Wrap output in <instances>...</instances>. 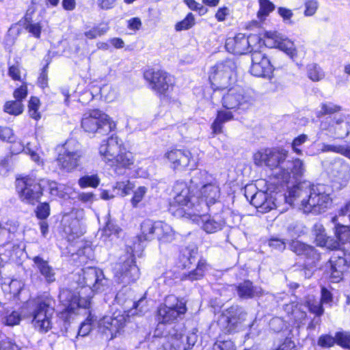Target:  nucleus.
<instances>
[{"mask_svg":"<svg viewBox=\"0 0 350 350\" xmlns=\"http://www.w3.org/2000/svg\"><path fill=\"white\" fill-rule=\"evenodd\" d=\"M135 185L129 180L117 181L113 187V191H116L117 195L124 197L130 194L133 190Z\"/></svg>","mask_w":350,"mask_h":350,"instance_id":"37998d69","label":"nucleus"},{"mask_svg":"<svg viewBox=\"0 0 350 350\" xmlns=\"http://www.w3.org/2000/svg\"><path fill=\"white\" fill-rule=\"evenodd\" d=\"M226 49L236 55L252 53V48L248 37L245 33H238L233 37H229L225 42Z\"/></svg>","mask_w":350,"mask_h":350,"instance_id":"b1692460","label":"nucleus"},{"mask_svg":"<svg viewBox=\"0 0 350 350\" xmlns=\"http://www.w3.org/2000/svg\"><path fill=\"white\" fill-rule=\"evenodd\" d=\"M225 221L221 217L208 218L202 225L203 230L207 233H215L223 229L225 226Z\"/></svg>","mask_w":350,"mask_h":350,"instance_id":"c9c22d12","label":"nucleus"},{"mask_svg":"<svg viewBox=\"0 0 350 350\" xmlns=\"http://www.w3.org/2000/svg\"><path fill=\"white\" fill-rule=\"evenodd\" d=\"M22 65L18 61H16L14 64L8 65V75L10 77L12 81H26V74L22 77L21 74Z\"/></svg>","mask_w":350,"mask_h":350,"instance_id":"c03bdc74","label":"nucleus"},{"mask_svg":"<svg viewBox=\"0 0 350 350\" xmlns=\"http://www.w3.org/2000/svg\"><path fill=\"white\" fill-rule=\"evenodd\" d=\"M100 183V179L98 174L84 175L78 180V185L80 188L85 189L88 187L96 188Z\"/></svg>","mask_w":350,"mask_h":350,"instance_id":"a19ab883","label":"nucleus"},{"mask_svg":"<svg viewBox=\"0 0 350 350\" xmlns=\"http://www.w3.org/2000/svg\"><path fill=\"white\" fill-rule=\"evenodd\" d=\"M103 323L105 329L109 332L110 338L113 339L125 326V320L124 317L120 319L117 317H110L107 320H104Z\"/></svg>","mask_w":350,"mask_h":350,"instance_id":"2f4dec72","label":"nucleus"},{"mask_svg":"<svg viewBox=\"0 0 350 350\" xmlns=\"http://www.w3.org/2000/svg\"><path fill=\"white\" fill-rule=\"evenodd\" d=\"M0 350H21V349L11 340L4 339L0 342Z\"/></svg>","mask_w":350,"mask_h":350,"instance_id":"774afa93","label":"nucleus"},{"mask_svg":"<svg viewBox=\"0 0 350 350\" xmlns=\"http://www.w3.org/2000/svg\"><path fill=\"white\" fill-rule=\"evenodd\" d=\"M275 49H278L286 54L291 59H294L297 57V49L293 41L288 38H282Z\"/></svg>","mask_w":350,"mask_h":350,"instance_id":"f704fd0d","label":"nucleus"},{"mask_svg":"<svg viewBox=\"0 0 350 350\" xmlns=\"http://www.w3.org/2000/svg\"><path fill=\"white\" fill-rule=\"evenodd\" d=\"M288 157V151L283 148L267 147L261 148L253 154L254 163L258 167H266L270 170L282 168Z\"/></svg>","mask_w":350,"mask_h":350,"instance_id":"9d476101","label":"nucleus"},{"mask_svg":"<svg viewBox=\"0 0 350 350\" xmlns=\"http://www.w3.org/2000/svg\"><path fill=\"white\" fill-rule=\"evenodd\" d=\"M306 72L308 77L314 82L320 81L325 78V72L323 69L315 63L307 66Z\"/></svg>","mask_w":350,"mask_h":350,"instance_id":"ea45409f","label":"nucleus"},{"mask_svg":"<svg viewBox=\"0 0 350 350\" xmlns=\"http://www.w3.org/2000/svg\"><path fill=\"white\" fill-rule=\"evenodd\" d=\"M304 7V15L306 16H312L316 13L319 4L317 0H306Z\"/></svg>","mask_w":350,"mask_h":350,"instance_id":"0e129e2a","label":"nucleus"},{"mask_svg":"<svg viewBox=\"0 0 350 350\" xmlns=\"http://www.w3.org/2000/svg\"><path fill=\"white\" fill-rule=\"evenodd\" d=\"M92 298V296L81 297L69 289L62 290L59 295L60 304L63 306L60 314L62 317L68 319L79 308H90Z\"/></svg>","mask_w":350,"mask_h":350,"instance_id":"ddd939ff","label":"nucleus"},{"mask_svg":"<svg viewBox=\"0 0 350 350\" xmlns=\"http://www.w3.org/2000/svg\"><path fill=\"white\" fill-rule=\"evenodd\" d=\"M252 64L250 73L256 77L271 79L275 70L269 58L260 51H254L251 53Z\"/></svg>","mask_w":350,"mask_h":350,"instance_id":"f3484780","label":"nucleus"},{"mask_svg":"<svg viewBox=\"0 0 350 350\" xmlns=\"http://www.w3.org/2000/svg\"><path fill=\"white\" fill-rule=\"evenodd\" d=\"M244 321L242 312L237 306H231L222 311L217 325L220 331L224 334H230L238 330L239 326Z\"/></svg>","mask_w":350,"mask_h":350,"instance_id":"dca6fc26","label":"nucleus"},{"mask_svg":"<svg viewBox=\"0 0 350 350\" xmlns=\"http://www.w3.org/2000/svg\"><path fill=\"white\" fill-rule=\"evenodd\" d=\"M312 234L314 243L317 247L325 248L328 251H336L339 250L338 240L334 237L328 236L323 225L317 223L312 228Z\"/></svg>","mask_w":350,"mask_h":350,"instance_id":"412c9836","label":"nucleus"},{"mask_svg":"<svg viewBox=\"0 0 350 350\" xmlns=\"http://www.w3.org/2000/svg\"><path fill=\"white\" fill-rule=\"evenodd\" d=\"M162 159L174 172L193 170L197 165L191 151L188 148H178L177 146L167 148L164 152Z\"/></svg>","mask_w":350,"mask_h":350,"instance_id":"1a4fd4ad","label":"nucleus"},{"mask_svg":"<svg viewBox=\"0 0 350 350\" xmlns=\"http://www.w3.org/2000/svg\"><path fill=\"white\" fill-rule=\"evenodd\" d=\"M259 8L257 11V17L261 22L265 21L266 18L272 12L275 8V5L269 0H258Z\"/></svg>","mask_w":350,"mask_h":350,"instance_id":"58836bf2","label":"nucleus"},{"mask_svg":"<svg viewBox=\"0 0 350 350\" xmlns=\"http://www.w3.org/2000/svg\"><path fill=\"white\" fill-rule=\"evenodd\" d=\"M174 239L175 233L172 228L165 222L157 221L155 239L160 244H166L172 242Z\"/></svg>","mask_w":350,"mask_h":350,"instance_id":"c756f323","label":"nucleus"},{"mask_svg":"<svg viewBox=\"0 0 350 350\" xmlns=\"http://www.w3.org/2000/svg\"><path fill=\"white\" fill-rule=\"evenodd\" d=\"M158 335L165 338V342L163 343V347L165 350H176L180 347L183 337L182 331L175 327L165 333H158Z\"/></svg>","mask_w":350,"mask_h":350,"instance_id":"cd10ccee","label":"nucleus"},{"mask_svg":"<svg viewBox=\"0 0 350 350\" xmlns=\"http://www.w3.org/2000/svg\"><path fill=\"white\" fill-rule=\"evenodd\" d=\"M321 150L323 152H332L340 154L349 159H350V145H332V144H323Z\"/></svg>","mask_w":350,"mask_h":350,"instance_id":"a18cd8bd","label":"nucleus"},{"mask_svg":"<svg viewBox=\"0 0 350 350\" xmlns=\"http://www.w3.org/2000/svg\"><path fill=\"white\" fill-rule=\"evenodd\" d=\"M329 201L328 195L312 190L307 198L301 201V205L306 211L321 213L327 208Z\"/></svg>","mask_w":350,"mask_h":350,"instance_id":"4be33fe9","label":"nucleus"},{"mask_svg":"<svg viewBox=\"0 0 350 350\" xmlns=\"http://www.w3.org/2000/svg\"><path fill=\"white\" fill-rule=\"evenodd\" d=\"M93 320L90 315H89L84 321H83L78 330V335L81 336H86L92 330Z\"/></svg>","mask_w":350,"mask_h":350,"instance_id":"e2e57ef3","label":"nucleus"},{"mask_svg":"<svg viewBox=\"0 0 350 350\" xmlns=\"http://www.w3.org/2000/svg\"><path fill=\"white\" fill-rule=\"evenodd\" d=\"M81 157L82 154L80 151H69L66 149L58 153L55 161L58 167L62 171L70 173L79 167Z\"/></svg>","mask_w":350,"mask_h":350,"instance_id":"5701e85b","label":"nucleus"},{"mask_svg":"<svg viewBox=\"0 0 350 350\" xmlns=\"http://www.w3.org/2000/svg\"><path fill=\"white\" fill-rule=\"evenodd\" d=\"M287 168H282L276 173L270 174L265 179L266 191L280 193L287 191L285 198L291 200L297 196L298 187L291 185L297 183L304 175V167L303 161L299 158H292L288 161Z\"/></svg>","mask_w":350,"mask_h":350,"instance_id":"20e7f679","label":"nucleus"},{"mask_svg":"<svg viewBox=\"0 0 350 350\" xmlns=\"http://www.w3.org/2000/svg\"><path fill=\"white\" fill-rule=\"evenodd\" d=\"M211 265L204 257H200L196 267L189 271L183 274L181 280H189L191 282L200 280L204 278Z\"/></svg>","mask_w":350,"mask_h":350,"instance_id":"bb28decb","label":"nucleus"},{"mask_svg":"<svg viewBox=\"0 0 350 350\" xmlns=\"http://www.w3.org/2000/svg\"><path fill=\"white\" fill-rule=\"evenodd\" d=\"M83 282L85 286H89L93 294L105 291V280L101 270L94 267H88L82 269Z\"/></svg>","mask_w":350,"mask_h":350,"instance_id":"aec40b11","label":"nucleus"},{"mask_svg":"<svg viewBox=\"0 0 350 350\" xmlns=\"http://www.w3.org/2000/svg\"><path fill=\"white\" fill-rule=\"evenodd\" d=\"M147 88L161 103L174 102L171 94L176 87L175 77L161 67L148 66L142 72Z\"/></svg>","mask_w":350,"mask_h":350,"instance_id":"423d86ee","label":"nucleus"},{"mask_svg":"<svg viewBox=\"0 0 350 350\" xmlns=\"http://www.w3.org/2000/svg\"><path fill=\"white\" fill-rule=\"evenodd\" d=\"M147 188L144 186H139L133 191V196L131 199L132 206L135 208L138 206L139 203L142 201L146 193H147Z\"/></svg>","mask_w":350,"mask_h":350,"instance_id":"5fc2aeb1","label":"nucleus"},{"mask_svg":"<svg viewBox=\"0 0 350 350\" xmlns=\"http://www.w3.org/2000/svg\"><path fill=\"white\" fill-rule=\"evenodd\" d=\"M24 29L35 38L40 39L41 38L42 31V25L41 22L29 24L27 26H25Z\"/></svg>","mask_w":350,"mask_h":350,"instance_id":"bf43d9fd","label":"nucleus"},{"mask_svg":"<svg viewBox=\"0 0 350 350\" xmlns=\"http://www.w3.org/2000/svg\"><path fill=\"white\" fill-rule=\"evenodd\" d=\"M167 295L164 299V302L160 303L155 310V320L157 323L156 332L159 331V325H169L178 323L183 319L187 312V303L182 298L172 296V304H168Z\"/></svg>","mask_w":350,"mask_h":350,"instance_id":"6e6552de","label":"nucleus"},{"mask_svg":"<svg viewBox=\"0 0 350 350\" xmlns=\"http://www.w3.org/2000/svg\"><path fill=\"white\" fill-rule=\"evenodd\" d=\"M196 23L195 16L190 12L186 14L183 19L175 24L174 29L176 31L188 30L194 27Z\"/></svg>","mask_w":350,"mask_h":350,"instance_id":"79ce46f5","label":"nucleus"},{"mask_svg":"<svg viewBox=\"0 0 350 350\" xmlns=\"http://www.w3.org/2000/svg\"><path fill=\"white\" fill-rule=\"evenodd\" d=\"M23 103L16 99L7 100L3 105V111L11 116H19L23 113Z\"/></svg>","mask_w":350,"mask_h":350,"instance_id":"4c0bfd02","label":"nucleus"},{"mask_svg":"<svg viewBox=\"0 0 350 350\" xmlns=\"http://www.w3.org/2000/svg\"><path fill=\"white\" fill-rule=\"evenodd\" d=\"M282 38L277 31H265L263 35L265 45L269 48H275Z\"/></svg>","mask_w":350,"mask_h":350,"instance_id":"de8ad7c7","label":"nucleus"},{"mask_svg":"<svg viewBox=\"0 0 350 350\" xmlns=\"http://www.w3.org/2000/svg\"><path fill=\"white\" fill-rule=\"evenodd\" d=\"M213 350H236V345L230 339L217 340L213 345Z\"/></svg>","mask_w":350,"mask_h":350,"instance_id":"13d9d810","label":"nucleus"},{"mask_svg":"<svg viewBox=\"0 0 350 350\" xmlns=\"http://www.w3.org/2000/svg\"><path fill=\"white\" fill-rule=\"evenodd\" d=\"M221 97V103L224 109H218L211 124V134L214 137L221 134L224 124L234 119V112L243 113L250 109L254 98L239 85L234 84L226 88Z\"/></svg>","mask_w":350,"mask_h":350,"instance_id":"7ed1b4c3","label":"nucleus"},{"mask_svg":"<svg viewBox=\"0 0 350 350\" xmlns=\"http://www.w3.org/2000/svg\"><path fill=\"white\" fill-rule=\"evenodd\" d=\"M15 189L22 203L31 206L37 205L34 213L38 220L47 219L51 215V206L48 202H41V199L46 190L51 196L57 194V182L30 174H19L15 179Z\"/></svg>","mask_w":350,"mask_h":350,"instance_id":"f03ea898","label":"nucleus"},{"mask_svg":"<svg viewBox=\"0 0 350 350\" xmlns=\"http://www.w3.org/2000/svg\"><path fill=\"white\" fill-rule=\"evenodd\" d=\"M335 240H338L339 249L341 244H344L346 241L350 239V226L342 225L340 224H336L334 230Z\"/></svg>","mask_w":350,"mask_h":350,"instance_id":"e433bc0d","label":"nucleus"},{"mask_svg":"<svg viewBox=\"0 0 350 350\" xmlns=\"http://www.w3.org/2000/svg\"><path fill=\"white\" fill-rule=\"evenodd\" d=\"M263 204L256 208L257 211L264 213L270 211L271 210L275 208V204L272 200L271 198L267 195L265 197V200L262 202Z\"/></svg>","mask_w":350,"mask_h":350,"instance_id":"338daca9","label":"nucleus"},{"mask_svg":"<svg viewBox=\"0 0 350 350\" xmlns=\"http://www.w3.org/2000/svg\"><path fill=\"white\" fill-rule=\"evenodd\" d=\"M32 260L37 265L40 273L44 277L47 282L51 283L55 281V272L46 260L40 256L33 257Z\"/></svg>","mask_w":350,"mask_h":350,"instance_id":"7c9ffc66","label":"nucleus"},{"mask_svg":"<svg viewBox=\"0 0 350 350\" xmlns=\"http://www.w3.org/2000/svg\"><path fill=\"white\" fill-rule=\"evenodd\" d=\"M81 126L84 132L89 134H94L107 126L106 134H108L116 129V124L101 110L93 109L83 115Z\"/></svg>","mask_w":350,"mask_h":350,"instance_id":"9b49d317","label":"nucleus"},{"mask_svg":"<svg viewBox=\"0 0 350 350\" xmlns=\"http://www.w3.org/2000/svg\"><path fill=\"white\" fill-rule=\"evenodd\" d=\"M198 248L189 246L181 247L176 262L177 268L185 270L191 269L196 260Z\"/></svg>","mask_w":350,"mask_h":350,"instance_id":"393cba45","label":"nucleus"},{"mask_svg":"<svg viewBox=\"0 0 350 350\" xmlns=\"http://www.w3.org/2000/svg\"><path fill=\"white\" fill-rule=\"evenodd\" d=\"M350 262L343 256L332 255L327 262L325 273L332 283L341 282L349 271Z\"/></svg>","mask_w":350,"mask_h":350,"instance_id":"6ab92c4d","label":"nucleus"},{"mask_svg":"<svg viewBox=\"0 0 350 350\" xmlns=\"http://www.w3.org/2000/svg\"><path fill=\"white\" fill-rule=\"evenodd\" d=\"M288 247L292 252L304 260L306 266L314 267L321 260V252L307 243L295 239L290 241Z\"/></svg>","mask_w":350,"mask_h":350,"instance_id":"2eb2a0df","label":"nucleus"},{"mask_svg":"<svg viewBox=\"0 0 350 350\" xmlns=\"http://www.w3.org/2000/svg\"><path fill=\"white\" fill-rule=\"evenodd\" d=\"M317 345L322 348H331L336 345V336L323 334L318 338Z\"/></svg>","mask_w":350,"mask_h":350,"instance_id":"864d4df0","label":"nucleus"},{"mask_svg":"<svg viewBox=\"0 0 350 350\" xmlns=\"http://www.w3.org/2000/svg\"><path fill=\"white\" fill-rule=\"evenodd\" d=\"M49 303L44 299H39L31 314L33 326L41 332H46L51 329V316L49 314Z\"/></svg>","mask_w":350,"mask_h":350,"instance_id":"a211bd4d","label":"nucleus"},{"mask_svg":"<svg viewBox=\"0 0 350 350\" xmlns=\"http://www.w3.org/2000/svg\"><path fill=\"white\" fill-rule=\"evenodd\" d=\"M308 139V136L306 134H300L297 137H295L291 142V148L293 152L298 155H301L303 151L299 148L301 145L304 144Z\"/></svg>","mask_w":350,"mask_h":350,"instance_id":"4d7b16f0","label":"nucleus"},{"mask_svg":"<svg viewBox=\"0 0 350 350\" xmlns=\"http://www.w3.org/2000/svg\"><path fill=\"white\" fill-rule=\"evenodd\" d=\"M174 189L176 195L169 202L168 211L178 217L199 215L204 208L217 203L221 193L216 180L203 184L197 192L185 182L177 183Z\"/></svg>","mask_w":350,"mask_h":350,"instance_id":"f257e3e1","label":"nucleus"},{"mask_svg":"<svg viewBox=\"0 0 350 350\" xmlns=\"http://www.w3.org/2000/svg\"><path fill=\"white\" fill-rule=\"evenodd\" d=\"M184 3L191 11L197 12L200 16L206 14L208 9L203 3H200L196 0H183Z\"/></svg>","mask_w":350,"mask_h":350,"instance_id":"3c124183","label":"nucleus"},{"mask_svg":"<svg viewBox=\"0 0 350 350\" xmlns=\"http://www.w3.org/2000/svg\"><path fill=\"white\" fill-rule=\"evenodd\" d=\"M103 140L100 144L98 152L103 161L118 176L124 175L127 171L132 170L136 166L135 154L123 145L110 144L109 140Z\"/></svg>","mask_w":350,"mask_h":350,"instance_id":"39448f33","label":"nucleus"},{"mask_svg":"<svg viewBox=\"0 0 350 350\" xmlns=\"http://www.w3.org/2000/svg\"><path fill=\"white\" fill-rule=\"evenodd\" d=\"M273 350H297V347L294 340L286 336Z\"/></svg>","mask_w":350,"mask_h":350,"instance_id":"680f3d73","label":"nucleus"},{"mask_svg":"<svg viewBox=\"0 0 350 350\" xmlns=\"http://www.w3.org/2000/svg\"><path fill=\"white\" fill-rule=\"evenodd\" d=\"M49 64L50 62H47L46 64L42 68L36 80V85L42 90H44L46 88H49L48 68Z\"/></svg>","mask_w":350,"mask_h":350,"instance_id":"603ef678","label":"nucleus"},{"mask_svg":"<svg viewBox=\"0 0 350 350\" xmlns=\"http://www.w3.org/2000/svg\"><path fill=\"white\" fill-rule=\"evenodd\" d=\"M115 281L124 286L135 282L140 276L139 269L133 256L120 258L113 268Z\"/></svg>","mask_w":350,"mask_h":350,"instance_id":"f8f14e48","label":"nucleus"},{"mask_svg":"<svg viewBox=\"0 0 350 350\" xmlns=\"http://www.w3.org/2000/svg\"><path fill=\"white\" fill-rule=\"evenodd\" d=\"M41 104L40 98L36 96H31L27 102L28 115L36 121L40 120L42 118V114L40 111Z\"/></svg>","mask_w":350,"mask_h":350,"instance_id":"72a5a7b5","label":"nucleus"},{"mask_svg":"<svg viewBox=\"0 0 350 350\" xmlns=\"http://www.w3.org/2000/svg\"><path fill=\"white\" fill-rule=\"evenodd\" d=\"M28 85L29 84L26 81H21V85L16 87L13 90L12 96L14 98L23 103L29 94Z\"/></svg>","mask_w":350,"mask_h":350,"instance_id":"09e8293b","label":"nucleus"},{"mask_svg":"<svg viewBox=\"0 0 350 350\" xmlns=\"http://www.w3.org/2000/svg\"><path fill=\"white\" fill-rule=\"evenodd\" d=\"M335 336L336 345L344 349H350V332H336Z\"/></svg>","mask_w":350,"mask_h":350,"instance_id":"8fccbe9b","label":"nucleus"},{"mask_svg":"<svg viewBox=\"0 0 350 350\" xmlns=\"http://www.w3.org/2000/svg\"><path fill=\"white\" fill-rule=\"evenodd\" d=\"M266 192L263 191H256L254 194L252 195L250 204L254 206L256 208L261 206L263 204L262 202L265 200V197L267 196Z\"/></svg>","mask_w":350,"mask_h":350,"instance_id":"69168bd1","label":"nucleus"},{"mask_svg":"<svg viewBox=\"0 0 350 350\" xmlns=\"http://www.w3.org/2000/svg\"><path fill=\"white\" fill-rule=\"evenodd\" d=\"M157 230V221L150 219H144L140 224V231L136 236L139 243L151 241L155 239Z\"/></svg>","mask_w":350,"mask_h":350,"instance_id":"c85d7f7f","label":"nucleus"},{"mask_svg":"<svg viewBox=\"0 0 350 350\" xmlns=\"http://www.w3.org/2000/svg\"><path fill=\"white\" fill-rule=\"evenodd\" d=\"M288 247L292 252L304 260L306 266L314 267L321 260V252L307 243L295 239L290 241Z\"/></svg>","mask_w":350,"mask_h":350,"instance_id":"4468645a","label":"nucleus"},{"mask_svg":"<svg viewBox=\"0 0 350 350\" xmlns=\"http://www.w3.org/2000/svg\"><path fill=\"white\" fill-rule=\"evenodd\" d=\"M306 305L308 309V311L314 314L315 316L319 317L322 316L324 313V308L323 307V304L320 301L317 303L312 301H308L306 302Z\"/></svg>","mask_w":350,"mask_h":350,"instance_id":"052dcab7","label":"nucleus"},{"mask_svg":"<svg viewBox=\"0 0 350 350\" xmlns=\"http://www.w3.org/2000/svg\"><path fill=\"white\" fill-rule=\"evenodd\" d=\"M109 30L107 24L94 25L91 29L84 32V36L88 40H94L105 35Z\"/></svg>","mask_w":350,"mask_h":350,"instance_id":"49530a36","label":"nucleus"},{"mask_svg":"<svg viewBox=\"0 0 350 350\" xmlns=\"http://www.w3.org/2000/svg\"><path fill=\"white\" fill-rule=\"evenodd\" d=\"M342 110V106L332 102H323L320 105V110L317 113V117L321 118L325 116L332 118L333 115L340 113Z\"/></svg>","mask_w":350,"mask_h":350,"instance_id":"473e14b6","label":"nucleus"},{"mask_svg":"<svg viewBox=\"0 0 350 350\" xmlns=\"http://www.w3.org/2000/svg\"><path fill=\"white\" fill-rule=\"evenodd\" d=\"M231 14V10L229 7L222 5L219 7L215 13V18L218 23L226 21Z\"/></svg>","mask_w":350,"mask_h":350,"instance_id":"6e6d98bb","label":"nucleus"},{"mask_svg":"<svg viewBox=\"0 0 350 350\" xmlns=\"http://www.w3.org/2000/svg\"><path fill=\"white\" fill-rule=\"evenodd\" d=\"M236 291L240 299H250L254 297H260L263 292L261 288L254 285L250 280H244L236 286Z\"/></svg>","mask_w":350,"mask_h":350,"instance_id":"a878e982","label":"nucleus"},{"mask_svg":"<svg viewBox=\"0 0 350 350\" xmlns=\"http://www.w3.org/2000/svg\"><path fill=\"white\" fill-rule=\"evenodd\" d=\"M236 63L230 59L217 62L209 68L208 81L212 90L223 92L234 84L237 75Z\"/></svg>","mask_w":350,"mask_h":350,"instance_id":"0eeeda50","label":"nucleus"}]
</instances>
